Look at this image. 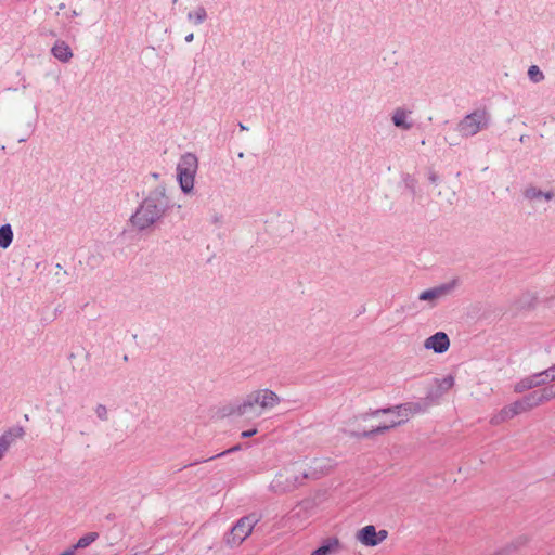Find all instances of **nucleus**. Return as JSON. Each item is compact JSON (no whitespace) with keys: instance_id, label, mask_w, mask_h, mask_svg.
<instances>
[{"instance_id":"nucleus-25","label":"nucleus","mask_w":555,"mask_h":555,"mask_svg":"<svg viewBox=\"0 0 555 555\" xmlns=\"http://www.w3.org/2000/svg\"><path fill=\"white\" fill-rule=\"evenodd\" d=\"M528 76L531 81L533 82H540L544 79L543 73L540 70V68L537 65H531L528 69Z\"/></svg>"},{"instance_id":"nucleus-4","label":"nucleus","mask_w":555,"mask_h":555,"mask_svg":"<svg viewBox=\"0 0 555 555\" xmlns=\"http://www.w3.org/2000/svg\"><path fill=\"white\" fill-rule=\"evenodd\" d=\"M261 517L251 513L240 518L225 535L224 541L231 547L240 546L253 532Z\"/></svg>"},{"instance_id":"nucleus-26","label":"nucleus","mask_w":555,"mask_h":555,"mask_svg":"<svg viewBox=\"0 0 555 555\" xmlns=\"http://www.w3.org/2000/svg\"><path fill=\"white\" fill-rule=\"evenodd\" d=\"M95 414L101 421H107V418H108V412L104 404L96 405Z\"/></svg>"},{"instance_id":"nucleus-27","label":"nucleus","mask_w":555,"mask_h":555,"mask_svg":"<svg viewBox=\"0 0 555 555\" xmlns=\"http://www.w3.org/2000/svg\"><path fill=\"white\" fill-rule=\"evenodd\" d=\"M516 415H519L521 413H525V412H528L526 409H525V404L522 403L521 399L519 400H516L515 402L511 403Z\"/></svg>"},{"instance_id":"nucleus-19","label":"nucleus","mask_w":555,"mask_h":555,"mask_svg":"<svg viewBox=\"0 0 555 555\" xmlns=\"http://www.w3.org/2000/svg\"><path fill=\"white\" fill-rule=\"evenodd\" d=\"M525 196H526V198L531 199V201L540 199V198L551 201L554 197V193L553 192H543L541 190H538L537 188H528L525 191Z\"/></svg>"},{"instance_id":"nucleus-24","label":"nucleus","mask_w":555,"mask_h":555,"mask_svg":"<svg viewBox=\"0 0 555 555\" xmlns=\"http://www.w3.org/2000/svg\"><path fill=\"white\" fill-rule=\"evenodd\" d=\"M437 385L440 392H447L454 386V377L452 375H448L438 380Z\"/></svg>"},{"instance_id":"nucleus-14","label":"nucleus","mask_w":555,"mask_h":555,"mask_svg":"<svg viewBox=\"0 0 555 555\" xmlns=\"http://www.w3.org/2000/svg\"><path fill=\"white\" fill-rule=\"evenodd\" d=\"M51 54L62 63H68L74 54L70 47L63 40H56L51 48Z\"/></svg>"},{"instance_id":"nucleus-37","label":"nucleus","mask_w":555,"mask_h":555,"mask_svg":"<svg viewBox=\"0 0 555 555\" xmlns=\"http://www.w3.org/2000/svg\"><path fill=\"white\" fill-rule=\"evenodd\" d=\"M77 15H78V13L74 10V11L72 12V16H77Z\"/></svg>"},{"instance_id":"nucleus-5","label":"nucleus","mask_w":555,"mask_h":555,"mask_svg":"<svg viewBox=\"0 0 555 555\" xmlns=\"http://www.w3.org/2000/svg\"><path fill=\"white\" fill-rule=\"evenodd\" d=\"M490 116L486 109H476L466 115L459 124L457 131L464 138L473 137L488 128Z\"/></svg>"},{"instance_id":"nucleus-21","label":"nucleus","mask_w":555,"mask_h":555,"mask_svg":"<svg viewBox=\"0 0 555 555\" xmlns=\"http://www.w3.org/2000/svg\"><path fill=\"white\" fill-rule=\"evenodd\" d=\"M521 401L525 404V409L527 411H530L539 405H542L538 390H534L526 395L524 398H521Z\"/></svg>"},{"instance_id":"nucleus-2","label":"nucleus","mask_w":555,"mask_h":555,"mask_svg":"<svg viewBox=\"0 0 555 555\" xmlns=\"http://www.w3.org/2000/svg\"><path fill=\"white\" fill-rule=\"evenodd\" d=\"M172 207L164 188H156L131 216V224L139 231L150 229Z\"/></svg>"},{"instance_id":"nucleus-12","label":"nucleus","mask_w":555,"mask_h":555,"mask_svg":"<svg viewBox=\"0 0 555 555\" xmlns=\"http://www.w3.org/2000/svg\"><path fill=\"white\" fill-rule=\"evenodd\" d=\"M424 347L435 351L436 353H443L450 347L449 336L444 332H437L426 338Z\"/></svg>"},{"instance_id":"nucleus-22","label":"nucleus","mask_w":555,"mask_h":555,"mask_svg":"<svg viewBox=\"0 0 555 555\" xmlns=\"http://www.w3.org/2000/svg\"><path fill=\"white\" fill-rule=\"evenodd\" d=\"M206 18H207V12H206L205 8L202 5L197 7L195 11L189 12V14H188V20L195 25H199V24L204 23L206 21Z\"/></svg>"},{"instance_id":"nucleus-32","label":"nucleus","mask_w":555,"mask_h":555,"mask_svg":"<svg viewBox=\"0 0 555 555\" xmlns=\"http://www.w3.org/2000/svg\"><path fill=\"white\" fill-rule=\"evenodd\" d=\"M193 38H194V34H193V33H191V34H189L188 36H185V41H186V42H192V41H193Z\"/></svg>"},{"instance_id":"nucleus-33","label":"nucleus","mask_w":555,"mask_h":555,"mask_svg":"<svg viewBox=\"0 0 555 555\" xmlns=\"http://www.w3.org/2000/svg\"><path fill=\"white\" fill-rule=\"evenodd\" d=\"M448 142H449L450 145H456L457 144V142L454 141V140H448Z\"/></svg>"},{"instance_id":"nucleus-1","label":"nucleus","mask_w":555,"mask_h":555,"mask_svg":"<svg viewBox=\"0 0 555 555\" xmlns=\"http://www.w3.org/2000/svg\"><path fill=\"white\" fill-rule=\"evenodd\" d=\"M426 410L427 404L420 401L406 402L376 410H369L367 412L360 415L361 420L366 421L369 417H377L380 414H395L398 417V421H389L388 423L379 424L378 426L362 433H351V436L356 438H372L375 435L385 434L388 430L406 423L411 416L424 413Z\"/></svg>"},{"instance_id":"nucleus-11","label":"nucleus","mask_w":555,"mask_h":555,"mask_svg":"<svg viewBox=\"0 0 555 555\" xmlns=\"http://www.w3.org/2000/svg\"><path fill=\"white\" fill-rule=\"evenodd\" d=\"M550 380L545 376L544 371L530 375L526 378L520 379L518 383L514 386V391L517 393H521L524 391L543 386L547 384Z\"/></svg>"},{"instance_id":"nucleus-30","label":"nucleus","mask_w":555,"mask_h":555,"mask_svg":"<svg viewBox=\"0 0 555 555\" xmlns=\"http://www.w3.org/2000/svg\"><path fill=\"white\" fill-rule=\"evenodd\" d=\"M256 434H257V429L254 428V429H250V430L243 431L241 436L243 438H249V437H253Z\"/></svg>"},{"instance_id":"nucleus-38","label":"nucleus","mask_w":555,"mask_h":555,"mask_svg":"<svg viewBox=\"0 0 555 555\" xmlns=\"http://www.w3.org/2000/svg\"><path fill=\"white\" fill-rule=\"evenodd\" d=\"M132 555H145L144 553H135V554H132Z\"/></svg>"},{"instance_id":"nucleus-17","label":"nucleus","mask_w":555,"mask_h":555,"mask_svg":"<svg viewBox=\"0 0 555 555\" xmlns=\"http://www.w3.org/2000/svg\"><path fill=\"white\" fill-rule=\"evenodd\" d=\"M516 416V413L512 406V404L505 405L499 412L493 414L490 418V424L493 426H498L508 420H512Z\"/></svg>"},{"instance_id":"nucleus-35","label":"nucleus","mask_w":555,"mask_h":555,"mask_svg":"<svg viewBox=\"0 0 555 555\" xmlns=\"http://www.w3.org/2000/svg\"><path fill=\"white\" fill-rule=\"evenodd\" d=\"M240 128H241L242 130H246V129H247L243 124H240Z\"/></svg>"},{"instance_id":"nucleus-16","label":"nucleus","mask_w":555,"mask_h":555,"mask_svg":"<svg viewBox=\"0 0 555 555\" xmlns=\"http://www.w3.org/2000/svg\"><path fill=\"white\" fill-rule=\"evenodd\" d=\"M410 114L411 112H408L403 108H396L391 116V120L397 128L402 130H410L413 127V122L409 120Z\"/></svg>"},{"instance_id":"nucleus-3","label":"nucleus","mask_w":555,"mask_h":555,"mask_svg":"<svg viewBox=\"0 0 555 555\" xmlns=\"http://www.w3.org/2000/svg\"><path fill=\"white\" fill-rule=\"evenodd\" d=\"M308 478L309 474L305 469L297 465H291L275 474L269 485V490L276 495H283L301 487Z\"/></svg>"},{"instance_id":"nucleus-13","label":"nucleus","mask_w":555,"mask_h":555,"mask_svg":"<svg viewBox=\"0 0 555 555\" xmlns=\"http://www.w3.org/2000/svg\"><path fill=\"white\" fill-rule=\"evenodd\" d=\"M25 431L23 427H13L5 430L0 436V461L4 457L10 447L20 438L24 436Z\"/></svg>"},{"instance_id":"nucleus-31","label":"nucleus","mask_w":555,"mask_h":555,"mask_svg":"<svg viewBox=\"0 0 555 555\" xmlns=\"http://www.w3.org/2000/svg\"><path fill=\"white\" fill-rule=\"evenodd\" d=\"M75 553V550L73 547H70L69 550L63 552L61 555H74Z\"/></svg>"},{"instance_id":"nucleus-18","label":"nucleus","mask_w":555,"mask_h":555,"mask_svg":"<svg viewBox=\"0 0 555 555\" xmlns=\"http://www.w3.org/2000/svg\"><path fill=\"white\" fill-rule=\"evenodd\" d=\"M13 241V231L10 224H3L0 227V247L8 248Z\"/></svg>"},{"instance_id":"nucleus-34","label":"nucleus","mask_w":555,"mask_h":555,"mask_svg":"<svg viewBox=\"0 0 555 555\" xmlns=\"http://www.w3.org/2000/svg\"><path fill=\"white\" fill-rule=\"evenodd\" d=\"M49 35H50L51 37H56V34H55V31H53V30H50V31H49Z\"/></svg>"},{"instance_id":"nucleus-8","label":"nucleus","mask_w":555,"mask_h":555,"mask_svg":"<svg viewBox=\"0 0 555 555\" xmlns=\"http://www.w3.org/2000/svg\"><path fill=\"white\" fill-rule=\"evenodd\" d=\"M224 416L244 417L253 420L260 417V410L255 408L253 401L246 396L242 401L230 403L222 409Z\"/></svg>"},{"instance_id":"nucleus-10","label":"nucleus","mask_w":555,"mask_h":555,"mask_svg":"<svg viewBox=\"0 0 555 555\" xmlns=\"http://www.w3.org/2000/svg\"><path fill=\"white\" fill-rule=\"evenodd\" d=\"M388 537L387 530L376 531L375 526L367 525L357 532V540L365 546H376L385 541Z\"/></svg>"},{"instance_id":"nucleus-9","label":"nucleus","mask_w":555,"mask_h":555,"mask_svg":"<svg viewBox=\"0 0 555 555\" xmlns=\"http://www.w3.org/2000/svg\"><path fill=\"white\" fill-rule=\"evenodd\" d=\"M456 286V281L441 284L439 286L426 289L418 295V299L422 301H428L430 307H435L441 298H444L451 294Z\"/></svg>"},{"instance_id":"nucleus-20","label":"nucleus","mask_w":555,"mask_h":555,"mask_svg":"<svg viewBox=\"0 0 555 555\" xmlns=\"http://www.w3.org/2000/svg\"><path fill=\"white\" fill-rule=\"evenodd\" d=\"M542 404L555 399V382L545 384L544 387L538 389Z\"/></svg>"},{"instance_id":"nucleus-6","label":"nucleus","mask_w":555,"mask_h":555,"mask_svg":"<svg viewBox=\"0 0 555 555\" xmlns=\"http://www.w3.org/2000/svg\"><path fill=\"white\" fill-rule=\"evenodd\" d=\"M196 169V156L191 153L183 155L178 164L177 171L179 184L184 193H190L193 190Z\"/></svg>"},{"instance_id":"nucleus-28","label":"nucleus","mask_w":555,"mask_h":555,"mask_svg":"<svg viewBox=\"0 0 555 555\" xmlns=\"http://www.w3.org/2000/svg\"><path fill=\"white\" fill-rule=\"evenodd\" d=\"M545 376L548 378L550 382H555V364L551 367L544 370Z\"/></svg>"},{"instance_id":"nucleus-15","label":"nucleus","mask_w":555,"mask_h":555,"mask_svg":"<svg viewBox=\"0 0 555 555\" xmlns=\"http://www.w3.org/2000/svg\"><path fill=\"white\" fill-rule=\"evenodd\" d=\"M340 551V542L337 538L326 539L323 544L314 550L310 555H332Z\"/></svg>"},{"instance_id":"nucleus-7","label":"nucleus","mask_w":555,"mask_h":555,"mask_svg":"<svg viewBox=\"0 0 555 555\" xmlns=\"http://www.w3.org/2000/svg\"><path fill=\"white\" fill-rule=\"evenodd\" d=\"M248 398L253 401L255 408L260 410V416L269 410L278 406L282 399L280 396L269 388L257 389L249 392Z\"/></svg>"},{"instance_id":"nucleus-36","label":"nucleus","mask_w":555,"mask_h":555,"mask_svg":"<svg viewBox=\"0 0 555 555\" xmlns=\"http://www.w3.org/2000/svg\"><path fill=\"white\" fill-rule=\"evenodd\" d=\"M64 8H65L64 3H61L60 7H59L60 10H63Z\"/></svg>"},{"instance_id":"nucleus-23","label":"nucleus","mask_w":555,"mask_h":555,"mask_svg":"<svg viewBox=\"0 0 555 555\" xmlns=\"http://www.w3.org/2000/svg\"><path fill=\"white\" fill-rule=\"evenodd\" d=\"M99 538V533L96 532H89L87 534H85L83 537H81L77 543L75 545H73L72 547L76 551L78 548H85L87 546H89L91 543H93L94 541H96Z\"/></svg>"},{"instance_id":"nucleus-29","label":"nucleus","mask_w":555,"mask_h":555,"mask_svg":"<svg viewBox=\"0 0 555 555\" xmlns=\"http://www.w3.org/2000/svg\"><path fill=\"white\" fill-rule=\"evenodd\" d=\"M238 449H240V446H235V447H233V448H231V449H229V450H227V451H223V452H221V453L217 454L216 456H211V457H209V459H207V460H203V462H207V461L214 460V459H216V457L223 456V455H225V454H228V453H231V452H234V451H236V450H238Z\"/></svg>"}]
</instances>
